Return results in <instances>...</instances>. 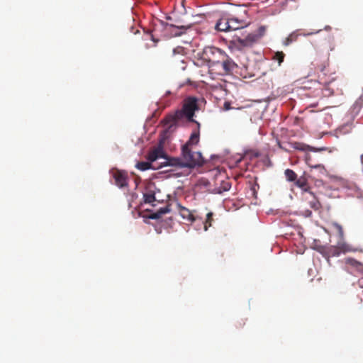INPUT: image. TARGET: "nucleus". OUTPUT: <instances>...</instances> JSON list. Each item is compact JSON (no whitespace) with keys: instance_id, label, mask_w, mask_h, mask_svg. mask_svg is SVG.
Returning <instances> with one entry per match:
<instances>
[{"instance_id":"obj_1","label":"nucleus","mask_w":363,"mask_h":363,"mask_svg":"<svg viewBox=\"0 0 363 363\" xmlns=\"http://www.w3.org/2000/svg\"><path fill=\"white\" fill-rule=\"evenodd\" d=\"M157 160H148L147 162H140L135 165L136 167L142 171L149 169H164L165 172H176L178 175H187L194 169H196L198 173L203 172L200 169L206 163V160H165L159 165H156L155 162Z\"/></svg>"},{"instance_id":"obj_2","label":"nucleus","mask_w":363,"mask_h":363,"mask_svg":"<svg viewBox=\"0 0 363 363\" xmlns=\"http://www.w3.org/2000/svg\"><path fill=\"white\" fill-rule=\"evenodd\" d=\"M199 99L195 96H188L183 101L182 108L177 110L173 115L166 118V123H169L168 127L170 129L172 126H175L176 123L183 118H186L187 121L196 124L197 128H200V123L194 119V113L199 110Z\"/></svg>"},{"instance_id":"obj_3","label":"nucleus","mask_w":363,"mask_h":363,"mask_svg":"<svg viewBox=\"0 0 363 363\" xmlns=\"http://www.w3.org/2000/svg\"><path fill=\"white\" fill-rule=\"evenodd\" d=\"M168 133L169 128L160 134L157 144L150 148L147 159H178L168 155L170 143Z\"/></svg>"},{"instance_id":"obj_4","label":"nucleus","mask_w":363,"mask_h":363,"mask_svg":"<svg viewBox=\"0 0 363 363\" xmlns=\"http://www.w3.org/2000/svg\"><path fill=\"white\" fill-rule=\"evenodd\" d=\"M226 53L222 50L216 47H206L201 55V58L208 62V66L211 70L213 66H216Z\"/></svg>"},{"instance_id":"obj_5","label":"nucleus","mask_w":363,"mask_h":363,"mask_svg":"<svg viewBox=\"0 0 363 363\" xmlns=\"http://www.w3.org/2000/svg\"><path fill=\"white\" fill-rule=\"evenodd\" d=\"M199 141V128L198 131L193 133L187 143L182 146V153L183 159H203L201 152L194 151L191 146L196 145Z\"/></svg>"},{"instance_id":"obj_6","label":"nucleus","mask_w":363,"mask_h":363,"mask_svg":"<svg viewBox=\"0 0 363 363\" xmlns=\"http://www.w3.org/2000/svg\"><path fill=\"white\" fill-rule=\"evenodd\" d=\"M237 67L238 65L234 62V61L227 54H225L223 59H222L216 66H213L210 71L220 75H227L230 74Z\"/></svg>"},{"instance_id":"obj_7","label":"nucleus","mask_w":363,"mask_h":363,"mask_svg":"<svg viewBox=\"0 0 363 363\" xmlns=\"http://www.w3.org/2000/svg\"><path fill=\"white\" fill-rule=\"evenodd\" d=\"M110 174L114 180V184L119 188H125L128 186L129 177L127 172L112 169L110 171Z\"/></svg>"},{"instance_id":"obj_8","label":"nucleus","mask_w":363,"mask_h":363,"mask_svg":"<svg viewBox=\"0 0 363 363\" xmlns=\"http://www.w3.org/2000/svg\"><path fill=\"white\" fill-rule=\"evenodd\" d=\"M318 77L319 82L323 84H328L335 80L333 73L330 72L328 63L324 64L320 67Z\"/></svg>"},{"instance_id":"obj_9","label":"nucleus","mask_w":363,"mask_h":363,"mask_svg":"<svg viewBox=\"0 0 363 363\" xmlns=\"http://www.w3.org/2000/svg\"><path fill=\"white\" fill-rule=\"evenodd\" d=\"M177 206L179 214L184 219L191 223H193L196 220V218L194 216L193 213L189 209L181 206L180 204H178Z\"/></svg>"},{"instance_id":"obj_10","label":"nucleus","mask_w":363,"mask_h":363,"mask_svg":"<svg viewBox=\"0 0 363 363\" xmlns=\"http://www.w3.org/2000/svg\"><path fill=\"white\" fill-rule=\"evenodd\" d=\"M228 19L230 31L242 28L246 25L245 22L243 20L239 19L238 18L236 17L228 18Z\"/></svg>"},{"instance_id":"obj_11","label":"nucleus","mask_w":363,"mask_h":363,"mask_svg":"<svg viewBox=\"0 0 363 363\" xmlns=\"http://www.w3.org/2000/svg\"><path fill=\"white\" fill-rule=\"evenodd\" d=\"M228 18L222 17L216 23L215 28L218 31H230Z\"/></svg>"},{"instance_id":"obj_12","label":"nucleus","mask_w":363,"mask_h":363,"mask_svg":"<svg viewBox=\"0 0 363 363\" xmlns=\"http://www.w3.org/2000/svg\"><path fill=\"white\" fill-rule=\"evenodd\" d=\"M171 209L169 206L167 205L164 207L160 208L158 211L154 213H151L147 216V218L152 220L160 218L164 214L169 213Z\"/></svg>"},{"instance_id":"obj_13","label":"nucleus","mask_w":363,"mask_h":363,"mask_svg":"<svg viewBox=\"0 0 363 363\" xmlns=\"http://www.w3.org/2000/svg\"><path fill=\"white\" fill-rule=\"evenodd\" d=\"M345 263L353 267L357 272L363 274V263L356 260L354 258L348 257L345 259Z\"/></svg>"},{"instance_id":"obj_14","label":"nucleus","mask_w":363,"mask_h":363,"mask_svg":"<svg viewBox=\"0 0 363 363\" xmlns=\"http://www.w3.org/2000/svg\"><path fill=\"white\" fill-rule=\"evenodd\" d=\"M185 55V50L182 46H177V48H174L172 50V57L173 60H180L182 62H184V60L182 59V57H184Z\"/></svg>"},{"instance_id":"obj_15","label":"nucleus","mask_w":363,"mask_h":363,"mask_svg":"<svg viewBox=\"0 0 363 363\" xmlns=\"http://www.w3.org/2000/svg\"><path fill=\"white\" fill-rule=\"evenodd\" d=\"M257 39L255 35H248L245 39H239L238 42L242 47H251Z\"/></svg>"},{"instance_id":"obj_16","label":"nucleus","mask_w":363,"mask_h":363,"mask_svg":"<svg viewBox=\"0 0 363 363\" xmlns=\"http://www.w3.org/2000/svg\"><path fill=\"white\" fill-rule=\"evenodd\" d=\"M143 199L145 203L152 204V206H155L153 203L157 201L155 196V192L150 189H148L145 193H144Z\"/></svg>"},{"instance_id":"obj_17","label":"nucleus","mask_w":363,"mask_h":363,"mask_svg":"<svg viewBox=\"0 0 363 363\" xmlns=\"http://www.w3.org/2000/svg\"><path fill=\"white\" fill-rule=\"evenodd\" d=\"M260 156V152L257 149H247L240 159H252Z\"/></svg>"},{"instance_id":"obj_18","label":"nucleus","mask_w":363,"mask_h":363,"mask_svg":"<svg viewBox=\"0 0 363 363\" xmlns=\"http://www.w3.org/2000/svg\"><path fill=\"white\" fill-rule=\"evenodd\" d=\"M308 194L312 197V199L309 201V206L311 208L315 211H318L321 208V204L320 201L315 197L314 194L311 191H308Z\"/></svg>"},{"instance_id":"obj_19","label":"nucleus","mask_w":363,"mask_h":363,"mask_svg":"<svg viewBox=\"0 0 363 363\" xmlns=\"http://www.w3.org/2000/svg\"><path fill=\"white\" fill-rule=\"evenodd\" d=\"M213 212H208L207 214H206V220L203 223L204 224V226H203V228H204V230H207L208 229V228H210L211 225H212V223L213 221Z\"/></svg>"},{"instance_id":"obj_20","label":"nucleus","mask_w":363,"mask_h":363,"mask_svg":"<svg viewBox=\"0 0 363 363\" xmlns=\"http://www.w3.org/2000/svg\"><path fill=\"white\" fill-rule=\"evenodd\" d=\"M340 250L342 253L354 251L349 245L346 243H339L335 250Z\"/></svg>"},{"instance_id":"obj_21","label":"nucleus","mask_w":363,"mask_h":363,"mask_svg":"<svg viewBox=\"0 0 363 363\" xmlns=\"http://www.w3.org/2000/svg\"><path fill=\"white\" fill-rule=\"evenodd\" d=\"M284 174L287 180L289 182H294L297 178L296 174L291 169H286Z\"/></svg>"},{"instance_id":"obj_22","label":"nucleus","mask_w":363,"mask_h":363,"mask_svg":"<svg viewBox=\"0 0 363 363\" xmlns=\"http://www.w3.org/2000/svg\"><path fill=\"white\" fill-rule=\"evenodd\" d=\"M294 182H295V184L297 186L303 189L305 191H308V189L306 188V186H307V182H306L305 178H299L298 179H296V181H294Z\"/></svg>"},{"instance_id":"obj_23","label":"nucleus","mask_w":363,"mask_h":363,"mask_svg":"<svg viewBox=\"0 0 363 363\" xmlns=\"http://www.w3.org/2000/svg\"><path fill=\"white\" fill-rule=\"evenodd\" d=\"M309 164V166L312 169H314L317 170L320 173V174H321V175H325V174L326 169H325L323 165H322V164L312 165V164Z\"/></svg>"},{"instance_id":"obj_24","label":"nucleus","mask_w":363,"mask_h":363,"mask_svg":"<svg viewBox=\"0 0 363 363\" xmlns=\"http://www.w3.org/2000/svg\"><path fill=\"white\" fill-rule=\"evenodd\" d=\"M285 55L283 52H277L273 57V60L278 62L279 65H280L281 62L284 61Z\"/></svg>"},{"instance_id":"obj_25","label":"nucleus","mask_w":363,"mask_h":363,"mask_svg":"<svg viewBox=\"0 0 363 363\" xmlns=\"http://www.w3.org/2000/svg\"><path fill=\"white\" fill-rule=\"evenodd\" d=\"M297 38H298V34H297V33H291V34H290V35L286 38V40H285L284 44H285L286 45H289L290 43H291L293 41L296 40Z\"/></svg>"},{"instance_id":"obj_26","label":"nucleus","mask_w":363,"mask_h":363,"mask_svg":"<svg viewBox=\"0 0 363 363\" xmlns=\"http://www.w3.org/2000/svg\"><path fill=\"white\" fill-rule=\"evenodd\" d=\"M335 248H337V247H333V248H331L330 249V252L334 256H339L342 252H340V250H335Z\"/></svg>"},{"instance_id":"obj_27","label":"nucleus","mask_w":363,"mask_h":363,"mask_svg":"<svg viewBox=\"0 0 363 363\" xmlns=\"http://www.w3.org/2000/svg\"><path fill=\"white\" fill-rule=\"evenodd\" d=\"M220 157H221V156H220L218 155H211L210 159H211V160L220 159Z\"/></svg>"},{"instance_id":"obj_28","label":"nucleus","mask_w":363,"mask_h":363,"mask_svg":"<svg viewBox=\"0 0 363 363\" xmlns=\"http://www.w3.org/2000/svg\"><path fill=\"white\" fill-rule=\"evenodd\" d=\"M225 108L226 110H228V109L230 108V104H228V103H225Z\"/></svg>"},{"instance_id":"obj_29","label":"nucleus","mask_w":363,"mask_h":363,"mask_svg":"<svg viewBox=\"0 0 363 363\" xmlns=\"http://www.w3.org/2000/svg\"><path fill=\"white\" fill-rule=\"evenodd\" d=\"M311 211H307V216H311Z\"/></svg>"},{"instance_id":"obj_30","label":"nucleus","mask_w":363,"mask_h":363,"mask_svg":"<svg viewBox=\"0 0 363 363\" xmlns=\"http://www.w3.org/2000/svg\"><path fill=\"white\" fill-rule=\"evenodd\" d=\"M362 159H363V155L362 156Z\"/></svg>"}]
</instances>
